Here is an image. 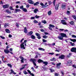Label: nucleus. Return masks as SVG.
I'll list each match as a JSON object with an SVG mask.
<instances>
[{"label": "nucleus", "mask_w": 76, "mask_h": 76, "mask_svg": "<svg viewBox=\"0 0 76 76\" xmlns=\"http://www.w3.org/2000/svg\"><path fill=\"white\" fill-rule=\"evenodd\" d=\"M65 58V56L63 55H61V56H59L58 58V59H64Z\"/></svg>", "instance_id": "nucleus-6"}, {"label": "nucleus", "mask_w": 76, "mask_h": 76, "mask_svg": "<svg viewBox=\"0 0 76 76\" xmlns=\"http://www.w3.org/2000/svg\"><path fill=\"white\" fill-rule=\"evenodd\" d=\"M48 3H49V4L50 5V4H52V2H51L50 1H49Z\"/></svg>", "instance_id": "nucleus-57"}, {"label": "nucleus", "mask_w": 76, "mask_h": 76, "mask_svg": "<svg viewBox=\"0 0 76 76\" xmlns=\"http://www.w3.org/2000/svg\"><path fill=\"white\" fill-rule=\"evenodd\" d=\"M38 4H39V2L38 1L37 2L34 4V6H37V5H38Z\"/></svg>", "instance_id": "nucleus-27"}, {"label": "nucleus", "mask_w": 76, "mask_h": 76, "mask_svg": "<svg viewBox=\"0 0 76 76\" xmlns=\"http://www.w3.org/2000/svg\"><path fill=\"white\" fill-rule=\"evenodd\" d=\"M72 42H76V39H73Z\"/></svg>", "instance_id": "nucleus-63"}, {"label": "nucleus", "mask_w": 76, "mask_h": 76, "mask_svg": "<svg viewBox=\"0 0 76 76\" xmlns=\"http://www.w3.org/2000/svg\"><path fill=\"white\" fill-rule=\"evenodd\" d=\"M60 35L61 37L58 36V38L60 40H62V39H63L64 37H65V38H67V35H66V34L61 33L60 34Z\"/></svg>", "instance_id": "nucleus-1"}, {"label": "nucleus", "mask_w": 76, "mask_h": 76, "mask_svg": "<svg viewBox=\"0 0 76 76\" xmlns=\"http://www.w3.org/2000/svg\"><path fill=\"white\" fill-rule=\"evenodd\" d=\"M50 61H56V60L55 59V58H53L52 59H50Z\"/></svg>", "instance_id": "nucleus-32"}, {"label": "nucleus", "mask_w": 76, "mask_h": 76, "mask_svg": "<svg viewBox=\"0 0 76 76\" xmlns=\"http://www.w3.org/2000/svg\"><path fill=\"white\" fill-rule=\"evenodd\" d=\"M58 6H59V4H56L55 7V9L56 10H58Z\"/></svg>", "instance_id": "nucleus-17"}, {"label": "nucleus", "mask_w": 76, "mask_h": 76, "mask_svg": "<svg viewBox=\"0 0 76 76\" xmlns=\"http://www.w3.org/2000/svg\"><path fill=\"white\" fill-rule=\"evenodd\" d=\"M9 9H10V10H14V9L13 8V7L10 6Z\"/></svg>", "instance_id": "nucleus-31"}, {"label": "nucleus", "mask_w": 76, "mask_h": 76, "mask_svg": "<svg viewBox=\"0 0 76 76\" xmlns=\"http://www.w3.org/2000/svg\"><path fill=\"white\" fill-rule=\"evenodd\" d=\"M71 51L74 53H76V48H72L71 49Z\"/></svg>", "instance_id": "nucleus-5"}, {"label": "nucleus", "mask_w": 76, "mask_h": 76, "mask_svg": "<svg viewBox=\"0 0 76 76\" xmlns=\"http://www.w3.org/2000/svg\"><path fill=\"white\" fill-rule=\"evenodd\" d=\"M48 14L49 16H50V15H51V10H50L48 12Z\"/></svg>", "instance_id": "nucleus-25"}, {"label": "nucleus", "mask_w": 76, "mask_h": 76, "mask_svg": "<svg viewBox=\"0 0 76 76\" xmlns=\"http://www.w3.org/2000/svg\"><path fill=\"white\" fill-rule=\"evenodd\" d=\"M56 67L57 69H59L60 68V66H57Z\"/></svg>", "instance_id": "nucleus-62"}, {"label": "nucleus", "mask_w": 76, "mask_h": 76, "mask_svg": "<svg viewBox=\"0 0 76 76\" xmlns=\"http://www.w3.org/2000/svg\"><path fill=\"white\" fill-rule=\"evenodd\" d=\"M37 38H38V39H40L41 38V36H39L37 37Z\"/></svg>", "instance_id": "nucleus-51"}, {"label": "nucleus", "mask_w": 76, "mask_h": 76, "mask_svg": "<svg viewBox=\"0 0 76 76\" xmlns=\"http://www.w3.org/2000/svg\"><path fill=\"white\" fill-rule=\"evenodd\" d=\"M16 25L17 28H19V23H16Z\"/></svg>", "instance_id": "nucleus-39"}, {"label": "nucleus", "mask_w": 76, "mask_h": 76, "mask_svg": "<svg viewBox=\"0 0 76 76\" xmlns=\"http://www.w3.org/2000/svg\"><path fill=\"white\" fill-rule=\"evenodd\" d=\"M66 66H70L72 64V61L69 60L67 61V63H66Z\"/></svg>", "instance_id": "nucleus-4"}, {"label": "nucleus", "mask_w": 76, "mask_h": 76, "mask_svg": "<svg viewBox=\"0 0 76 76\" xmlns=\"http://www.w3.org/2000/svg\"><path fill=\"white\" fill-rule=\"evenodd\" d=\"M37 62L38 63H43V61L41 59H39L38 60Z\"/></svg>", "instance_id": "nucleus-11"}, {"label": "nucleus", "mask_w": 76, "mask_h": 76, "mask_svg": "<svg viewBox=\"0 0 76 76\" xmlns=\"http://www.w3.org/2000/svg\"><path fill=\"white\" fill-rule=\"evenodd\" d=\"M5 31L7 33H10V30H9L8 29H6L5 30Z\"/></svg>", "instance_id": "nucleus-18"}, {"label": "nucleus", "mask_w": 76, "mask_h": 76, "mask_svg": "<svg viewBox=\"0 0 76 76\" xmlns=\"http://www.w3.org/2000/svg\"><path fill=\"white\" fill-rule=\"evenodd\" d=\"M42 23L45 24L47 23V21L45 20H43L42 21Z\"/></svg>", "instance_id": "nucleus-28"}, {"label": "nucleus", "mask_w": 76, "mask_h": 76, "mask_svg": "<svg viewBox=\"0 0 76 76\" xmlns=\"http://www.w3.org/2000/svg\"><path fill=\"white\" fill-rule=\"evenodd\" d=\"M49 70L50 71L51 73H53V72H54V71L53 69H52L51 68H50Z\"/></svg>", "instance_id": "nucleus-37"}, {"label": "nucleus", "mask_w": 76, "mask_h": 76, "mask_svg": "<svg viewBox=\"0 0 76 76\" xmlns=\"http://www.w3.org/2000/svg\"><path fill=\"white\" fill-rule=\"evenodd\" d=\"M23 69H25V67H23L22 68H20V70H23Z\"/></svg>", "instance_id": "nucleus-58"}, {"label": "nucleus", "mask_w": 76, "mask_h": 76, "mask_svg": "<svg viewBox=\"0 0 76 76\" xmlns=\"http://www.w3.org/2000/svg\"><path fill=\"white\" fill-rule=\"evenodd\" d=\"M0 38H2V39H5V37H2L1 36H0Z\"/></svg>", "instance_id": "nucleus-47"}, {"label": "nucleus", "mask_w": 76, "mask_h": 76, "mask_svg": "<svg viewBox=\"0 0 76 76\" xmlns=\"http://www.w3.org/2000/svg\"><path fill=\"white\" fill-rule=\"evenodd\" d=\"M10 51H11V52H12V51H13V49H12V48L10 49Z\"/></svg>", "instance_id": "nucleus-60"}, {"label": "nucleus", "mask_w": 76, "mask_h": 76, "mask_svg": "<svg viewBox=\"0 0 76 76\" xmlns=\"http://www.w3.org/2000/svg\"><path fill=\"white\" fill-rule=\"evenodd\" d=\"M20 46L21 48L22 49V48H23L24 49H25V45H22L21 44Z\"/></svg>", "instance_id": "nucleus-12"}, {"label": "nucleus", "mask_w": 76, "mask_h": 76, "mask_svg": "<svg viewBox=\"0 0 76 76\" xmlns=\"http://www.w3.org/2000/svg\"><path fill=\"white\" fill-rule=\"evenodd\" d=\"M43 70L44 71H45L46 70H47V68H45V67H43Z\"/></svg>", "instance_id": "nucleus-49"}, {"label": "nucleus", "mask_w": 76, "mask_h": 76, "mask_svg": "<svg viewBox=\"0 0 76 76\" xmlns=\"http://www.w3.org/2000/svg\"><path fill=\"white\" fill-rule=\"evenodd\" d=\"M39 50H40L41 51H45V49L42 48H38Z\"/></svg>", "instance_id": "nucleus-23"}, {"label": "nucleus", "mask_w": 76, "mask_h": 76, "mask_svg": "<svg viewBox=\"0 0 76 76\" xmlns=\"http://www.w3.org/2000/svg\"><path fill=\"white\" fill-rule=\"evenodd\" d=\"M24 60V59H21V63H24V61H23Z\"/></svg>", "instance_id": "nucleus-46"}, {"label": "nucleus", "mask_w": 76, "mask_h": 76, "mask_svg": "<svg viewBox=\"0 0 76 76\" xmlns=\"http://www.w3.org/2000/svg\"><path fill=\"white\" fill-rule=\"evenodd\" d=\"M19 58H20V59H21V60L22 59H24V58H23V57L21 56H19Z\"/></svg>", "instance_id": "nucleus-50"}, {"label": "nucleus", "mask_w": 76, "mask_h": 76, "mask_svg": "<svg viewBox=\"0 0 76 76\" xmlns=\"http://www.w3.org/2000/svg\"><path fill=\"white\" fill-rule=\"evenodd\" d=\"M20 9H22V10H23V6L22 5L21 6H20Z\"/></svg>", "instance_id": "nucleus-45"}, {"label": "nucleus", "mask_w": 76, "mask_h": 76, "mask_svg": "<svg viewBox=\"0 0 76 76\" xmlns=\"http://www.w3.org/2000/svg\"><path fill=\"white\" fill-rule=\"evenodd\" d=\"M9 10H7L6 11V12L7 13H12V12H10L9 11Z\"/></svg>", "instance_id": "nucleus-36"}, {"label": "nucleus", "mask_w": 76, "mask_h": 76, "mask_svg": "<svg viewBox=\"0 0 76 76\" xmlns=\"http://www.w3.org/2000/svg\"><path fill=\"white\" fill-rule=\"evenodd\" d=\"M61 23L63 24V25H67V23L66 22V20H62L61 21Z\"/></svg>", "instance_id": "nucleus-7"}, {"label": "nucleus", "mask_w": 76, "mask_h": 76, "mask_svg": "<svg viewBox=\"0 0 76 76\" xmlns=\"http://www.w3.org/2000/svg\"><path fill=\"white\" fill-rule=\"evenodd\" d=\"M4 52L6 54H8L10 52V51L8 49H5L4 50Z\"/></svg>", "instance_id": "nucleus-10"}, {"label": "nucleus", "mask_w": 76, "mask_h": 76, "mask_svg": "<svg viewBox=\"0 0 76 76\" xmlns=\"http://www.w3.org/2000/svg\"><path fill=\"white\" fill-rule=\"evenodd\" d=\"M40 4L41 6H42V7L43 8H45L46 7H47L48 6V5H44V4H43V3H41Z\"/></svg>", "instance_id": "nucleus-9"}, {"label": "nucleus", "mask_w": 76, "mask_h": 76, "mask_svg": "<svg viewBox=\"0 0 76 76\" xmlns=\"http://www.w3.org/2000/svg\"><path fill=\"white\" fill-rule=\"evenodd\" d=\"M15 13H17V12H20L21 10H20V9H15Z\"/></svg>", "instance_id": "nucleus-19"}, {"label": "nucleus", "mask_w": 76, "mask_h": 76, "mask_svg": "<svg viewBox=\"0 0 76 76\" xmlns=\"http://www.w3.org/2000/svg\"><path fill=\"white\" fill-rule=\"evenodd\" d=\"M49 26L50 27H51V28H54L55 27V26L54 25L52 24H50Z\"/></svg>", "instance_id": "nucleus-29"}, {"label": "nucleus", "mask_w": 76, "mask_h": 76, "mask_svg": "<svg viewBox=\"0 0 76 76\" xmlns=\"http://www.w3.org/2000/svg\"><path fill=\"white\" fill-rule=\"evenodd\" d=\"M42 41L43 42H47V40H45V39H43Z\"/></svg>", "instance_id": "nucleus-52"}, {"label": "nucleus", "mask_w": 76, "mask_h": 76, "mask_svg": "<svg viewBox=\"0 0 76 76\" xmlns=\"http://www.w3.org/2000/svg\"><path fill=\"white\" fill-rule=\"evenodd\" d=\"M35 17L36 19H38V18H39V16H38L37 15H36L35 16Z\"/></svg>", "instance_id": "nucleus-44"}, {"label": "nucleus", "mask_w": 76, "mask_h": 76, "mask_svg": "<svg viewBox=\"0 0 76 76\" xmlns=\"http://www.w3.org/2000/svg\"><path fill=\"white\" fill-rule=\"evenodd\" d=\"M34 22L35 23H38V21L35 20H34Z\"/></svg>", "instance_id": "nucleus-40"}, {"label": "nucleus", "mask_w": 76, "mask_h": 76, "mask_svg": "<svg viewBox=\"0 0 76 76\" xmlns=\"http://www.w3.org/2000/svg\"><path fill=\"white\" fill-rule=\"evenodd\" d=\"M66 13L68 15H70V12L69 11H67L66 12Z\"/></svg>", "instance_id": "nucleus-33"}, {"label": "nucleus", "mask_w": 76, "mask_h": 76, "mask_svg": "<svg viewBox=\"0 0 76 76\" xmlns=\"http://www.w3.org/2000/svg\"><path fill=\"white\" fill-rule=\"evenodd\" d=\"M7 65L9 67H10L11 68H12V65L11 64H7Z\"/></svg>", "instance_id": "nucleus-30"}, {"label": "nucleus", "mask_w": 76, "mask_h": 76, "mask_svg": "<svg viewBox=\"0 0 76 76\" xmlns=\"http://www.w3.org/2000/svg\"><path fill=\"white\" fill-rule=\"evenodd\" d=\"M49 54L51 55H53V54H54V53H49Z\"/></svg>", "instance_id": "nucleus-56"}, {"label": "nucleus", "mask_w": 76, "mask_h": 76, "mask_svg": "<svg viewBox=\"0 0 76 76\" xmlns=\"http://www.w3.org/2000/svg\"><path fill=\"white\" fill-rule=\"evenodd\" d=\"M24 32L25 34H27V32H28V30H27V29H26V27H24Z\"/></svg>", "instance_id": "nucleus-14"}, {"label": "nucleus", "mask_w": 76, "mask_h": 76, "mask_svg": "<svg viewBox=\"0 0 76 76\" xmlns=\"http://www.w3.org/2000/svg\"><path fill=\"white\" fill-rule=\"evenodd\" d=\"M30 61L31 62H33V63L35 66H37V64H36V63L35 62L37 61H36V59H33L32 58H31L30 60Z\"/></svg>", "instance_id": "nucleus-2"}, {"label": "nucleus", "mask_w": 76, "mask_h": 76, "mask_svg": "<svg viewBox=\"0 0 76 76\" xmlns=\"http://www.w3.org/2000/svg\"><path fill=\"white\" fill-rule=\"evenodd\" d=\"M72 38H76V36L75 35H72Z\"/></svg>", "instance_id": "nucleus-55"}, {"label": "nucleus", "mask_w": 76, "mask_h": 76, "mask_svg": "<svg viewBox=\"0 0 76 76\" xmlns=\"http://www.w3.org/2000/svg\"><path fill=\"white\" fill-rule=\"evenodd\" d=\"M30 75H31V76H35V75H34V74L32 73H31Z\"/></svg>", "instance_id": "nucleus-64"}, {"label": "nucleus", "mask_w": 76, "mask_h": 76, "mask_svg": "<svg viewBox=\"0 0 76 76\" xmlns=\"http://www.w3.org/2000/svg\"><path fill=\"white\" fill-rule=\"evenodd\" d=\"M43 64H45V66H47L48 64V63L47 61H43Z\"/></svg>", "instance_id": "nucleus-20"}, {"label": "nucleus", "mask_w": 76, "mask_h": 76, "mask_svg": "<svg viewBox=\"0 0 76 76\" xmlns=\"http://www.w3.org/2000/svg\"><path fill=\"white\" fill-rule=\"evenodd\" d=\"M70 24V25H74V23H74V22L71 21L70 22H69Z\"/></svg>", "instance_id": "nucleus-26"}, {"label": "nucleus", "mask_w": 76, "mask_h": 76, "mask_svg": "<svg viewBox=\"0 0 76 76\" xmlns=\"http://www.w3.org/2000/svg\"><path fill=\"white\" fill-rule=\"evenodd\" d=\"M34 12L35 13H37V12H38V9L36 8L34 10Z\"/></svg>", "instance_id": "nucleus-21"}, {"label": "nucleus", "mask_w": 76, "mask_h": 76, "mask_svg": "<svg viewBox=\"0 0 76 76\" xmlns=\"http://www.w3.org/2000/svg\"><path fill=\"white\" fill-rule=\"evenodd\" d=\"M72 17L73 18V19H75L76 20V15H72Z\"/></svg>", "instance_id": "nucleus-35"}, {"label": "nucleus", "mask_w": 76, "mask_h": 76, "mask_svg": "<svg viewBox=\"0 0 76 76\" xmlns=\"http://www.w3.org/2000/svg\"><path fill=\"white\" fill-rule=\"evenodd\" d=\"M43 38H44L45 39H46V38H47L48 37H47V36L45 35H44L43 36Z\"/></svg>", "instance_id": "nucleus-34"}, {"label": "nucleus", "mask_w": 76, "mask_h": 76, "mask_svg": "<svg viewBox=\"0 0 76 76\" xmlns=\"http://www.w3.org/2000/svg\"><path fill=\"white\" fill-rule=\"evenodd\" d=\"M32 34H33V31H31L28 33V34H27V35L30 36V35H32Z\"/></svg>", "instance_id": "nucleus-13"}, {"label": "nucleus", "mask_w": 76, "mask_h": 76, "mask_svg": "<svg viewBox=\"0 0 76 76\" xmlns=\"http://www.w3.org/2000/svg\"><path fill=\"white\" fill-rule=\"evenodd\" d=\"M55 76H58V74L57 73H55Z\"/></svg>", "instance_id": "nucleus-61"}, {"label": "nucleus", "mask_w": 76, "mask_h": 76, "mask_svg": "<svg viewBox=\"0 0 76 76\" xmlns=\"http://www.w3.org/2000/svg\"><path fill=\"white\" fill-rule=\"evenodd\" d=\"M36 35L37 36V37H39V36H40V34L38 33H36Z\"/></svg>", "instance_id": "nucleus-43"}, {"label": "nucleus", "mask_w": 76, "mask_h": 76, "mask_svg": "<svg viewBox=\"0 0 76 76\" xmlns=\"http://www.w3.org/2000/svg\"><path fill=\"white\" fill-rule=\"evenodd\" d=\"M31 19H35V17H31Z\"/></svg>", "instance_id": "nucleus-59"}, {"label": "nucleus", "mask_w": 76, "mask_h": 76, "mask_svg": "<svg viewBox=\"0 0 76 76\" xmlns=\"http://www.w3.org/2000/svg\"><path fill=\"white\" fill-rule=\"evenodd\" d=\"M27 71L28 72V73H29L30 75L31 74V71H30V70H28Z\"/></svg>", "instance_id": "nucleus-53"}, {"label": "nucleus", "mask_w": 76, "mask_h": 76, "mask_svg": "<svg viewBox=\"0 0 76 76\" xmlns=\"http://www.w3.org/2000/svg\"><path fill=\"white\" fill-rule=\"evenodd\" d=\"M3 7L4 9H6L7 8H8V7H9V5L7 4L6 5H3Z\"/></svg>", "instance_id": "nucleus-8"}, {"label": "nucleus", "mask_w": 76, "mask_h": 76, "mask_svg": "<svg viewBox=\"0 0 76 76\" xmlns=\"http://www.w3.org/2000/svg\"><path fill=\"white\" fill-rule=\"evenodd\" d=\"M31 39H35L36 37L35 36H34V35H32L31 36Z\"/></svg>", "instance_id": "nucleus-22"}, {"label": "nucleus", "mask_w": 76, "mask_h": 76, "mask_svg": "<svg viewBox=\"0 0 76 76\" xmlns=\"http://www.w3.org/2000/svg\"><path fill=\"white\" fill-rule=\"evenodd\" d=\"M10 71L11 72L10 73H13V75H16V73L12 69H11Z\"/></svg>", "instance_id": "nucleus-16"}, {"label": "nucleus", "mask_w": 76, "mask_h": 76, "mask_svg": "<svg viewBox=\"0 0 76 76\" xmlns=\"http://www.w3.org/2000/svg\"><path fill=\"white\" fill-rule=\"evenodd\" d=\"M26 7H27V8H29V4H27L26 6Z\"/></svg>", "instance_id": "nucleus-54"}, {"label": "nucleus", "mask_w": 76, "mask_h": 76, "mask_svg": "<svg viewBox=\"0 0 76 76\" xmlns=\"http://www.w3.org/2000/svg\"><path fill=\"white\" fill-rule=\"evenodd\" d=\"M28 3H29V4H33L34 3V1H32L30 0L29 1H28Z\"/></svg>", "instance_id": "nucleus-15"}, {"label": "nucleus", "mask_w": 76, "mask_h": 76, "mask_svg": "<svg viewBox=\"0 0 76 76\" xmlns=\"http://www.w3.org/2000/svg\"><path fill=\"white\" fill-rule=\"evenodd\" d=\"M56 66H60V65H61V63H59L58 64H57Z\"/></svg>", "instance_id": "nucleus-48"}, {"label": "nucleus", "mask_w": 76, "mask_h": 76, "mask_svg": "<svg viewBox=\"0 0 76 76\" xmlns=\"http://www.w3.org/2000/svg\"><path fill=\"white\" fill-rule=\"evenodd\" d=\"M23 73L25 75H27L28 74V72H27L26 71H24Z\"/></svg>", "instance_id": "nucleus-38"}, {"label": "nucleus", "mask_w": 76, "mask_h": 76, "mask_svg": "<svg viewBox=\"0 0 76 76\" xmlns=\"http://www.w3.org/2000/svg\"><path fill=\"white\" fill-rule=\"evenodd\" d=\"M8 26L9 25L7 24V23H5L4 25V27H5V28H6L7 26Z\"/></svg>", "instance_id": "nucleus-41"}, {"label": "nucleus", "mask_w": 76, "mask_h": 76, "mask_svg": "<svg viewBox=\"0 0 76 76\" xmlns=\"http://www.w3.org/2000/svg\"><path fill=\"white\" fill-rule=\"evenodd\" d=\"M22 10L23 12H28L27 10H26V9H25L24 8H23Z\"/></svg>", "instance_id": "nucleus-24"}, {"label": "nucleus", "mask_w": 76, "mask_h": 76, "mask_svg": "<svg viewBox=\"0 0 76 76\" xmlns=\"http://www.w3.org/2000/svg\"><path fill=\"white\" fill-rule=\"evenodd\" d=\"M66 3H63L61 5V8L62 10H64L66 9Z\"/></svg>", "instance_id": "nucleus-3"}, {"label": "nucleus", "mask_w": 76, "mask_h": 76, "mask_svg": "<svg viewBox=\"0 0 76 76\" xmlns=\"http://www.w3.org/2000/svg\"><path fill=\"white\" fill-rule=\"evenodd\" d=\"M56 0H54L53 1V4L54 6H56V4H55V3H56Z\"/></svg>", "instance_id": "nucleus-42"}]
</instances>
